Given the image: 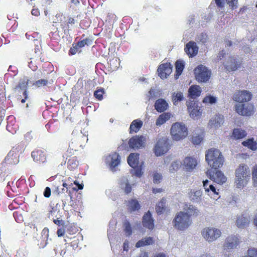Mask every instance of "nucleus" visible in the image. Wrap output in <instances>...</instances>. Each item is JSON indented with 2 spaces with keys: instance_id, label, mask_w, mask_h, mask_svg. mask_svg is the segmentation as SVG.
Listing matches in <instances>:
<instances>
[{
  "instance_id": "nucleus-35",
  "label": "nucleus",
  "mask_w": 257,
  "mask_h": 257,
  "mask_svg": "<svg viewBox=\"0 0 257 257\" xmlns=\"http://www.w3.org/2000/svg\"><path fill=\"white\" fill-rule=\"evenodd\" d=\"M184 63L182 61L177 60L175 63L176 74L175 77L177 79L182 74L184 68Z\"/></svg>"
},
{
  "instance_id": "nucleus-60",
  "label": "nucleus",
  "mask_w": 257,
  "mask_h": 257,
  "mask_svg": "<svg viewBox=\"0 0 257 257\" xmlns=\"http://www.w3.org/2000/svg\"><path fill=\"white\" fill-rule=\"evenodd\" d=\"M53 222L55 224L59 226H64V224H65V222H64V220H63L62 219H59L58 218L56 219H54Z\"/></svg>"
},
{
  "instance_id": "nucleus-37",
  "label": "nucleus",
  "mask_w": 257,
  "mask_h": 257,
  "mask_svg": "<svg viewBox=\"0 0 257 257\" xmlns=\"http://www.w3.org/2000/svg\"><path fill=\"white\" fill-rule=\"evenodd\" d=\"M24 145L22 143L16 145L13 147L12 150L9 153L8 157L10 155H13L14 154H17L19 153H22L24 151Z\"/></svg>"
},
{
  "instance_id": "nucleus-53",
  "label": "nucleus",
  "mask_w": 257,
  "mask_h": 257,
  "mask_svg": "<svg viewBox=\"0 0 257 257\" xmlns=\"http://www.w3.org/2000/svg\"><path fill=\"white\" fill-rule=\"evenodd\" d=\"M229 7L232 10H235L237 8L238 0H225Z\"/></svg>"
},
{
  "instance_id": "nucleus-64",
  "label": "nucleus",
  "mask_w": 257,
  "mask_h": 257,
  "mask_svg": "<svg viewBox=\"0 0 257 257\" xmlns=\"http://www.w3.org/2000/svg\"><path fill=\"white\" fill-rule=\"evenodd\" d=\"M217 6L219 8H222L224 7V4L222 0H215Z\"/></svg>"
},
{
  "instance_id": "nucleus-48",
  "label": "nucleus",
  "mask_w": 257,
  "mask_h": 257,
  "mask_svg": "<svg viewBox=\"0 0 257 257\" xmlns=\"http://www.w3.org/2000/svg\"><path fill=\"white\" fill-rule=\"evenodd\" d=\"M74 155V151L73 149H71L70 147L68 148L67 150L63 155V157L64 159H65V161L68 160L69 158L73 157Z\"/></svg>"
},
{
  "instance_id": "nucleus-11",
  "label": "nucleus",
  "mask_w": 257,
  "mask_h": 257,
  "mask_svg": "<svg viewBox=\"0 0 257 257\" xmlns=\"http://www.w3.org/2000/svg\"><path fill=\"white\" fill-rule=\"evenodd\" d=\"M251 93L247 90H238L233 96V100L240 103L247 102L252 98Z\"/></svg>"
},
{
  "instance_id": "nucleus-27",
  "label": "nucleus",
  "mask_w": 257,
  "mask_h": 257,
  "mask_svg": "<svg viewBox=\"0 0 257 257\" xmlns=\"http://www.w3.org/2000/svg\"><path fill=\"white\" fill-rule=\"evenodd\" d=\"M154 106L158 112H162L167 109L168 104L165 99L160 98L156 101Z\"/></svg>"
},
{
  "instance_id": "nucleus-15",
  "label": "nucleus",
  "mask_w": 257,
  "mask_h": 257,
  "mask_svg": "<svg viewBox=\"0 0 257 257\" xmlns=\"http://www.w3.org/2000/svg\"><path fill=\"white\" fill-rule=\"evenodd\" d=\"M172 71V66L170 63H165L159 65L157 71L158 75L162 78H166Z\"/></svg>"
},
{
  "instance_id": "nucleus-54",
  "label": "nucleus",
  "mask_w": 257,
  "mask_h": 257,
  "mask_svg": "<svg viewBox=\"0 0 257 257\" xmlns=\"http://www.w3.org/2000/svg\"><path fill=\"white\" fill-rule=\"evenodd\" d=\"M162 179V175L161 174L156 172L153 175V182L155 184L160 183Z\"/></svg>"
},
{
  "instance_id": "nucleus-40",
  "label": "nucleus",
  "mask_w": 257,
  "mask_h": 257,
  "mask_svg": "<svg viewBox=\"0 0 257 257\" xmlns=\"http://www.w3.org/2000/svg\"><path fill=\"white\" fill-rule=\"evenodd\" d=\"M209 181L208 180H205L203 181V187L205 189V191L207 193H209L211 191L213 194H218V193L216 191V189L214 186L211 184L209 185V188L208 187V184Z\"/></svg>"
},
{
  "instance_id": "nucleus-4",
  "label": "nucleus",
  "mask_w": 257,
  "mask_h": 257,
  "mask_svg": "<svg viewBox=\"0 0 257 257\" xmlns=\"http://www.w3.org/2000/svg\"><path fill=\"white\" fill-rule=\"evenodd\" d=\"M32 82L30 81L28 77L25 76L20 79L18 84L15 87L16 91L18 94L22 93L24 98L21 95H19L18 99H19L22 103H24L29 98L28 92L27 88L28 86L32 85Z\"/></svg>"
},
{
  "instance_id": "nucleus-24",
  "label": "nucleus",
  "mask_w": 257,
  "mask_h": 257,
  "mask_svg": "<svg viewBox=\"0 0 257 257\" xmlns=\"http://www.w3.org/2000/svg\"><path fill=\"white\" fill-rule=\"evenodd\" d=\"M166 204V200L165 198H163L156 204L155 209L158 215H160L165 212H169V209L167 208Z\"/></svg>"
},
{
  "instance_id": "nucleus-12",
  "label": "nucleus",
  "mask_w": 257,
  "mask_h": 257,
  "mask_svg": "<svg viewBox=\"0 0 257 257\" xmlns=\"http://www.w3.org/2000/svg\"><path fill=\"white\" fill-rule=\"evenodd\" d=\"M189 115L192 118H197L202 114L200 107L194 101L187 102L186 103Z\"/></svg>"
},
{
  "instance_id": "nucleus-41",
  "label": "nucleus",
  "mask_w": 257,
  "mask_h": 257,
  "mask_svg": "<svg viewBox=\"0 0 257 257\" xmlns=\"http://www.w3.org/2000/svg\"><path fill=\"white\" fill-rule=\"evenodd\" d=\"M81 49V48L77 45V43H74L72 44V46L69 50L68 54L69 56H71L76 54L77 53H80L82 52Z\"/></svg>"
},
{
  "instance_id": "nucleus-29",
  "label": "nucleus",
  "mask_w": 257,
  "mask_h": 257,
  "mask_svg": "<svg viewBox=\"0 0 257 257\" xmlns=\"http://www.w3.org/2000/svg\"><path fill=\"white\" fill-rule=\"evenodd\" d=\"M143 121L139 119L134 120L130 126V133H137L143 126Z\"/></svg>"
},
{
  "instance_id": "nucleus-59",
  "label": "nucleus",
  "mask_w": 257,
  "mask_h": 257,
  "mask_svg": "<svg viewBox=\"0 0 257 257\" xmlns=\"http://www.w3.org/2000/svg\"><path fill=\"white\" fill-rule=\"evenodd\" d=\"M132 189L131 185L128 183H126L124 188V192L125 193V194H127L132 191Z\"/></svg>"
},
{
  "instance_id": "nucleus-61",
  "label": "nucleus",
  "mask_w": 257,
  "mask_h": 257,
  "mask_svg": "<svg viewBox=\"0 0 257 257\" xmlns=\"http://www.w3.org/2000/svg\"><path fill=\"white\" fill-rule=\"evenodd\" d=\"M65 232V230L64 228H61L58 229L57 231V234L59 237H61L64 236Z\"/></svg>"
},
{
  "instance_id": "nucleus-30",
  "label": "nucleus",
  "mask_w": 257,
  "mask_h": 257,
  "mask_svg": "<svg viewBox=\"0 0 257 257\" xmlns=\"http://www.w3.org/2000/svg\"><path fill=\"white\" fill-rule=\"evenodd\" d=\"M155 242L154 239L152 237H147L139 240L136 244V247L137 248L143 247L146 245H152Z\"/></svg>"
},
{
  "instance_id": "nucleus-14",
  "label": "nucleus",
  "mask_w": 257,
  "mask_h": 257,
  "mask_svg": "<svg viewBox=\"0 0 257 257\" xmlns=\"http://www.w3.org/2000/svg\"><path fill=\"white\" fill-rule=\"evenodd\" d=\"M223 65L227 71H234L240 67V64L238 63L233 57L229 56L226 58L223 62Z\"/></svg>"
},
{
  "instance_id": "nucleus-9",
  "label": "nucleus",
  "mask_w": 257,
  "mask_h": 257,
  "mask_svg": "<svg viewBox=\"0 0 257 257\" xmlns=\"http://www.w3.org/2000/svg\"><path fill=\"white\" fill-rule=\"evenodd\" d=\"M254 105L250 103H238L235 105L236 112L239 115L243 116H250L254 112Z\"/></svg>"
},
{
  "instance_id": "nucleus-42",
  "label": "nucleus",
  "mask_w": 257,
  "mask_h": 257,
  "mask_svg": "<svg viewBox=\"0 0 257 257\" xmlns=\"http://www.w3.org/2000/svg\"><path fill=\"white\" fill-rule=\"evenodd\" d=\"M93 41L91 38H86L83 40L78 41L77 45L81 48L85 47V46H88L92 44Z\"/></svg>"
},
{
  "instance_id": "nucleus-44",
  "label": "nucleus",
  "mask_w": 257,
  "mask_h": 257,
  "mask_svg": "<svg viewBox=\"0 0 257 257\" xmlns=\"http://www.w3.org/2000/svg\"><path fill=\"white\" fill-rule=\"evenodd\" d=\"M48 83V81L47 80L41 79L35 82H32V85L34 86L36 88H40L42 86H46Z\"/></svg>"
},
{
  "instance_id": "nucleus-28",
  "label": "nucleus",
  "mask_w": 257,
  "mask_h": 257,
  "mask_svg": "<svg viewBox=\"0 0 257 257\" xmlns=\"http://www.w3.org/2000/svg\"><path fill=\"white\" fill-rule=\"evenodd\" d=\"M249 218L244 216L243 215L239 216L236 220V225L238 228H243L248 226Z\"/></svg>"
},
{
  "instance_id": "nucleus-63",
  "label": "nucleus",
  "mask_w": 257,
  "mask_h": 257,
  "mask_svg": "<svg viewBox=\"0 0 257 257\" xmlns=\"http://www.w3.org/2000/svg\"><path fill=\"white\" fill-rule=\"evenodd\" d=\"M25 138L27 141H30L33 139V136L32 135V131L27 133L25 135Z\"/></svg>"
},
{
  "instance_id": "nucleus-6",
  "label": "nucleus",
  "mask_w": 257,
  "mask_h": 257,
  "mask_svg": "<svg viewBox=\"0 0 257 257\" xmlns=\"http://www.w3.org/2000/svg\"><path fill=\"white\" fill-rule=\"evenodd\" d=\"M194 73L198 82L205 83L209 80L211 72L206 66L200 64L194 69Z\"/></svg>"
},
{
  "instance_id": "nucleus-47",
  "label": "nucleus",
  "mask_w": 257,
  "mask_h": 257,
  "mask_svg": "<svg viewBox=\"0 0 257 257\" xmlns=\"http://www.w3.org/2000/svg\"><path fill=\"white\" fill-rule=\"evenodd\" d=\"M124 231L127 235H131L132 234V229L130 223L126 220L123 223Z\"/></svg>"
},
{
  "instance_id": "nucleus-33",
  "label": "nucleus",
  "mask_w": 257,
  "mask_h": 257,
  "mask_svg": "<svg viewBox=\"0 0 257 257\" xmlns=\"http://www.w3.org/2000/svg\"><path fill=\"white\" fill-rule=\"evenodd\" d=\"M141 208V205L137 199H132L128 201V209L130 212L139 210Z\"/></svg>"
},
{
  "instance_id": "nucleus-26",
  "label": "nucleus",
  "mask_w": 257,
  "mask_h": 257,
  "mask_svg": "<svg viewBox=\"0 0 257 257\" xmlns=\"http://www.w3.org/2000/svg\"><path fill=\"white\" fill-rule=\"evenodd\" d=\"M201 87L199 85H192L188 90V96L191 98L195 99L199 97L201 93Z\"/></svg>"
},
{
  "instance_id": "nucleus-43",
  "label": "nucleus",
  "mask_w": 257,
  "mask_h": 257,
  "mask_svg": "<svg viewBox=\"0 0 257 257\" xmlns=\"http://www.w3.org/2000/svg\"><path fill=\"white\" fill-rule=\"evenodd\" d=\"M66 231L70 234H74L78 231V229L74 224H69L65 225Z\"/></svg>"
},
{
  "instance_id": "nucleus-36",
  "label": "nucleus",
  "mask_w": 257,
  "mask_h": 257,
  "mask_svg": "<svg viewBox=\"0 0 257 257\" xmlns=\"http://www.w3.org/2000/svg\"><path fill=\"white\" fill-rule=\"evenodd\" d=\"M242 145L252 151H255L257 149V143L253 141V138L249 139L246 141L242 142Z\"/></svg>"
},
{
  "instance_id": "nucleus-32",
  "label": "nucleus",
  "mask_w": 257,
  "mask_h": 257,
  "mask_svg": "<svg viewBox=\"0 0 257 257\" xmlns=\"http://www.w3.org/2000/svg\"><path fill=\"white\" fill-rule=\"evenodd\" d=\"M171 117V113L169 112H164L159 116L156 121V125L161 126L165 123Z\"/></svg>"
},
{
  "instance_id": "nucleus-38",
  "label": "nucleus",
  "mask_w": 257,
  "mask_h": 257,
  "mask_svg": "<svg viewBox=\"0 0 257 257\" xmlns=\"http://www.w3.org/2000/svg\"><path fill=\"white\" fill-rule=\"evenodd\" d=\"M202 192L200 190L191 191L189 193V197L191 200L198 202L201 199Z\"/></svg>"
},
{
  "instance_id": "nucleus-52",
  "label": "nucleus",
  "mask_w": 257,
  "mask_h": 257,
  "mask_svg": "<svg viewBox=\"0 0 257 257\" xmlns=\"http://www.w3.org/2000/svg\"><path fill=\"white\" fill-rule=\"evenodd\" d=\"M75 23V20L73 18L68 17L67 21L64 22L65 27L69 30L70 26L74 25Z\"/></svg>"
},
{
  "instance_id": "nucleus-2",
  "label": "nucleus",
  "mask_w": 257,
  "mask_h": 257,
  "mask_svg": "<svg viewBox=\"0 0 257 257\" xmlns=\"http://www.w3.org/2000/svg\"><path fill=\"white\" fill-rule=\"evenodd\" d=\"M250 171L247 166L244 164L240 165L235 171V183L238 188H243L250 179Z\"/></svg>"
},
{
  "instance_id": "nucleus-20",
  "label": "nucleus",
  "mask_w": 257,
  "mask_h": 257,
  "mask_svg": "<svg viewBox=\"0 0 257 257\" xmlns=\"http://www.w3.org/2000/svg\"><path fill=\"white\" fill-rule=\"evenodd\" d=\"M185 213L188 216L189 218L197 217L199 213L197 208L192 205L186 204L183 208Z\"/></svg>"
},
{
  "instance_id": "nucleus-51",
  "label": "nucleus",
  "mask_w": 257,
  "mask_h": 257,
  "mask_svg": "<svg viewBox=\"0 0 257 257\" xmlns=\"http://www.w3.org/2000/svg\"><path fill=\"white\" fill-rule=\"evenodd\" d=\"M252 178L254 186H257V165L253 167L252 170Z\"/></svg>"
},
{
  "instance_id": "nucleus-49",
  "label": "nucleus",
  "mask_w": 257,
  "mask_h": 257,
  "mask_svg": "<svg viewBox=\"0 0 257 257\" xmlns=\"http://www.w3.org/2000/svg\"><path fill=\"white\" fill-rule=\"evenodd\" d=\"M181 166V163L180 161H175L172 163L170 167L169 170L170 172H173L178 170Z\"/></svg>"
},
{
  "instance_id": "nucleus-46",
  "label": "nucleus",
  "mask_w": 257,
  "mask_h": 257,
  "mask_svg": "<svg viewBox=\"0 0 257 257\" xmlns=\"http://www.w3.org/2000/svg\"><path fill=\"white\" fill-rule=\"evenodd\" d=\"M216 98L213 96L209 95L206 96L203 99L202 102L204 103L214 104L216 102Z\"/></svg>"
},
{
  "instance_id": "nucleus-45",
  "label": "nucleus",
  "mask_w": 257,
  "mask_h": 257,
  "mask_svg": "<svg viewBox=\"0 0 257 257\" xmlns=\"http://www.w3.org/2000/svg\"><path fill=\"white\" fill-rule=\"evenodd\" d=\"M104 90L102 88L97 89L94 92V96L99 101L103 99Z\"/></svg>"
},
{
  "instance_id": "nucleus-57",
  "label": "nucleus",
  "mask_w": 257,
  "mask_h": 257,
  "mask_svg": "<svg viewBox=\"0 0 257 257\" xmlns=\"http://www.w3.org/2000/svg\"><path fill=\"white\" fill-rule=\"evenodd\" d=\"M51 194V191L50 188L49 187H46L45 189V190L44 191V193H43L44 196L46 198H49L50 197Z\"/></svg>"
},
{
  "instance_id": "nucleus-58",
  "label": "nucleus",
  "mask_w": 257,
  "mask_h": 257,
  "mask_svg": "<svg viewBox=\"0 0 257 257\" xmlns=\"http://www.w3.org/2000/svg\"><path fill=\"white\" fill-rule=\"evenodd\" d=\"M135 175L138 177H141L143 174V172L142 171V168H139L138 167L135 168Z\"/></svg>"
},
{
  "instance_id": "nucleus-31",
  "label": "nucleus",
  "mask_w": 257,
  "mask_h": 257,
  "mask_svg": "<svg viewBox=\"0 0 257 257\" xmlns=\"http://www.w3.org/2000/svg\"><path fill=\"white\" fill-rule=\"evenodd\" d=\"M246 136V132L241 128H234L231 137L235 140H239L244 138Z\"/></svg>"
},
{
  "instance_id": "nucleus-55",
  "label": "nucleus",
  "mask_w": 257,
  "mask_h": 257,
  "mask_svg": "<svg viewBox=\"0 0 257 257\" xmlns=\"http://www.w3.org/2000/svg\"><path fill=\"white\" fill-rule=\"evenodd\" d=\"M202 141V138L199 136H193L191 138V142L195 145H199Z\"/></svg>"
},
{
  "instance_id": "nucleus-50",
  "label": "nucleus",
  "mask_w": 257,
  "mask_h": 257,
  "mask_svg": "<svg viewBox=\"0 0 257 257\" xmlns=\"http://www.w3.org/2000/svg\"><path fill=\"white\" fill-rule=\"evenodd\" d=\"M183 99V96L181 92L174 93L173 95V100L175 104L176 103L181 101Z\"/></svg>"
},
{
  "instance_id": "nucleus-21",
  "label": "nucleus",
  "mask_w": 257,
  "mask_h": 257,
  "mask_svg": "<svg viewBox=\"0 0 257 257\" xmlns=\"http://www.w3.org/2000/svg\"><path fill=\"white\" fill-rule=\"evenodd\" d=\"M239 239L236 236H228L224 244V249H232L239 244Z\"/></svg>"
},
{
  "instance_id": "nucleus-16",
  "label": "nucleus",
  "mask_w": 257,
  "mask_h": 257,
  "mask_svg": "<svg viewBox=\"0 0 257 257\" xmlns=\"http://www.w3.org/2000/svg\"><path fill=\"white\" fill-rule=\"evenodd\" d=\"M77 240H74L70 243H66L65 246L60 251V255L62 256H70L73 253L74 248L78 247Z\"/></svg>"
},
{
  "instance_id": "nucleus-23",
  "label": "nucleus",
  "mask_w": 257,
  "mask_h": 257,
  "mask_svg": "<svg viewBox=\"0 0 257 257\" xmlns=\"http://www.w3.org/2000/svg\"><path fill=\"white\" fill-rule=\"evenodd\" d=\"M224 122V117L222 115L216 114L209 120V125L211 127L218 128Z\"/></svg>"
},
{
  "instance_id": "nucleus-62",
  "label": "nucleus",
  "mask_w": 257,
  "mask_h": 257,
  "mask_svg": "<svg viewBox=\"0 0 257 257\" xmlns=\"http://www.w3.org/2000/svg\"><path fill=\"white\" fill-rule=\"evenodd\" d=\"M225 52L223 50L220 51L217 56V60L219 61L222 60L225 57Z\"/></svg>"
},
{
  "instance_id": "nucleus-19",
  "label": "nucleus",
  "mask_w": 257,
  "mask_h": 257,
  "mask_svg": "<svg viewBox=\"0 0 257 257\" xmlns=\"http://www.w3.org/2000/svg\"><path fill=\"white\" fill-rule=\"evenodd\" d=\"M197 164V161L195 159L191 157H187L184 159L182 165L186 171H190L196 167Z\"/></svg>"
},
{
  "instance_id": "nucleus-39",
  "label": "nucleus",
  "mask_w": 257,
  "mask_h": 257,
  "mask_svg": "<svg viewBox=\"0 0 257 257\" xmlns=\"http://www.w3.org/2000/svg\"><path fill=\"white\" fill-rule=\"evenodd\" d=\"M77 166L78 161L76 156H73L67 160V167L69 169H74L77 167Z\"/></svg>"
},
{
  "instance_id": "nucleus-34",
  "label": "nucleus",
  "mask_w": 257,
  "mask_h": 257,
  "mask_svg": "<svg viewBox=\"0 0 257 257\" xmlns=\"http://www.w3.org/2000/svg\"><path fill=\"white\" fill-rule=\"evenodd\" d=\"M120 162V157L119 155L114 153L111 155V160L110 163V167L112 171H115V168L118 166Z\"/></svg>"
},
{
  "instance_id": "nucleus-17",
  "label": "nucleus",
  "mask_w": 257,
  "mask_h": 257,
  "mask_svg": "<svg viewBox=\"0 0 257 257\" xmlns=\"http://www.w3.org/2000/svg\"><path fill=\"white\" fill-rule=\"evenodd\" d=\"M142 224L143 226L150 230H152L154 228V220L150 211L146 212L142 218Z\"/></svg>"
},
{
  "instance_id": "nucleus-10",
  "label": "nucleus",
  "mask_w": 257,
  "mask_h": 257,
  "mask_svg": "<svg viewBox=\"0 0 257 257\" xmlns=\"http://www.w3.org/2000/svg\"><path fill=\"white\" fill-rule=\"evenodd\" d=\"M205 173L210 180L218 184H222L226 181V177L218 169H208Z\"/></svg>"
},
{
  "instance_id": "nucleus-3",
  "label": "nucleus",
  "mask_w": 257,
  "mask_h": 257,
  "mask_svg": "<svg viewBox=\"0 0 257 257\" xmlns=\"http://www.w3.org/2000/svg\"><path fill=\"white\" fill-rule=\"evenodd\" d=\"M192 223L191 219L183 211L178 212L173 220L174 227L180 230H184L187 229Z\"/></svg>"
},
{
  "instance_id": "nucleus-1",
  "label": "nucleus",
  "mask_w": 257,
  "mask_h": 257,
  "mask_svg": "<svg viewBox=\"0 0 257 257\" xmlns=\"http://www.w3.org/2000/svg\"><path fill=\"white\" fill-rule=\"evenodd\" d=\"M205 160L210 169L216 170L221 168L223 164L224 159L221 152L215 148L208 149L205 154Z\"/></svg>"
},
{
  "instance_id": "nucleus-18",
  "label": "nucleus",
  "mask_w": 257,
  "mask_h": 257,
  "mask_svg": "<svg viewBox=\"0 0 257 257\" xmlns=\"http://www.w3.org/2000/svg\"><path fill=\"white\" fill-rule=\"evenodd\" d=\"M184 51L189 57H193L197 54L198 47L195 42L191 41L185 45Z\"/></svg>"
},
{
  "instance_id": "nucleus-13",
  "label": "nucleus",
  "mask_w": 257,
  "mask_h": 257,
  "mask_svg": "<svg viewBox=\"0 0 257 257\" xmlns=\"http://www.w3.org/2000/svg\"><path fill=\"white\" fill-rule=\"evenodd\" d=\"M146 138L143 136H136L131 138L128 141L130 148L138 149L145 146Z\"/></svg>"
},
{
  "instance_id": "nucleus-56",
  "label": "nucleus",
  "mask_w": 257,
  "mask_h": 257,
  "mask_svg": "<svg viewBox=\"0 0 257 257\" xmlns=\"http://www.w3.org/2000/svg\"><path fill=\"white\" fill-rule=\"evenodd\" d=\"M198 40L201 43L204 44L207 42V35L206 34L202 33L198 38Z\"/></svg>"
},
{
  "instance_id": "nucleus-5",
  "label": "nucleus",
  "mask_w": 257,
  "mask_h": 257,
  "mask_svg": "<svg viewBox=\"0 0 257 257\" xmlns=\"http://www.w3.org/2000/svg\"><path fill=\"white\" fill-rule=\"evenodd\" d=\"M170 133L174 140L180 141L187 136L188 130L185 124L176 122L172 124Z\"/></svg>"
},
{
  "instance_id": "nucleus-7",
  "label": "nucleus",
  "mask_w": 257,
  "mask_h": 257,
  "mask_svg": "<svg viewBox=\"0 0 257 257\" xmlns=\"http://www.w3.org/2000/svg\"><path fill=\"white\" fill-rule=\"evenodd\" d=\"M170 148L169 140L166 137H162L158 140L154 149L156 156H161L166 153Z\"/></svg>"
},
{
  "instance_id": "nucleus-8",
  "label": "nucleus",
  "mask_w": 257,
  "mask_h": 257,
  "mask_svg": "<svg viewBox=\"0 0 257 257\" xmlns=\"http://www.w3.org/2000/svg\"><path fill=\"white\" fill-rule=\"evenodd\" d=\"M201 233L204 239L208 242H212L216 240L221 234L219 229L213 227L204 228Z\"/></svg>"
},
{
  "instance_id": "nucleus-22",
  "label": "nucleus",
  "mask_w": 257,
  "mask_h": 257,
  "mask_svg": "<svg viewBox=\"0 0 257 257\" xmlns=\"http://www.w3.org/2000/svg\"><path fill=\"white\" fill-rule=\"evenodd\" d=\"M32 157L34 161L44 163L46 160V157L44 151L41 150H36L31 153Z\"/></svg>"
},
{
  "instance_id": "nucleus-25",
  "label": "nucleus",
  "mask_w": 257,
  "mask_h": 257,
  "mask_svg": "<svg viewBox=\"0 0 257 257\" xmlns=\"http://www.w3.org/2000/svg\"><path fill=\"white\" fill-rule=\"evenodd\" d=\"M139 154L137 153H131L127 159L128 164L133 168L135 169L138 167Z\"/></svg>"
}]
</instances>
